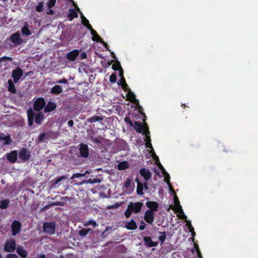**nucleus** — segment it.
<instances>
[{"label": "nucleus", "mask_w": 258, "mask_h": 258, "mask_svg": "<svg viewBox=\"0 0 258 258\" xmlns=\"http://www.w3.org/2000/svg\"><path fill=\"white\" fill-rule=\"evenodd\" d=\"M27 116L29 126H32L33 124L34 120L38 125H40L44 119V115L42 112L35 114L31 108L27 111Z\"/></svg>", "instance_id": "1"}, {"label": "nucleus", "mask_w": 258, "mask_h": 258, "mask_svg": "<svg viewBox=\"0 0 258 258\" xmlns=\"http://www.w3.org/2000/svg\"><path fill=\"white\" fill-rule=\"evenodd\" d=\"M143 204L141 202H130L124 214L126 218L131 217L132 213L138 214L141 212Z\"/></svg>", "instance_id": "2"}, {"label": "nucleus", "mask_w": 258, "mask_h": 258, "mask_svg": "<svg viewBox=\"0 0 258 258\" xmlns=\"http://www.w3.org/2000/svg\"><path fill=\"white\" fill-rule=\"evenodd\" d=\"M56 226V225L54 222H45L43 224V232L49 235H53L55 233Z\"/></svg>", "instance_id": "3"}, {"label": "nucleus", "mask_w": 258, "mask_h": 258, "mask_svg": "<svg viewBox=\"0 0 258 258\" xmlns=\"http://www.w3.org/2000/svg\"><path fill=\"white\" fill-rule=\"evenodd\" d=\"M46 103L44 99L42 97L38 98L33 103V109L36 111H39L45 106Z\"/></svg>", "instance_id": "4"}, {"label": "nucleus", "mask_w": 258, "mask_h": 258, "mask_svg": "<svg viewBox=\"0 0 258 258\" xmlns=\"http://www.w3.org/2000/svg\"><path fill=\"white\" fill-rule=\"evenodd\" d=\"M133 123L134 125L133 127H134L136 132L138 133H143L145 134V132L147 131V128L149 130L146 123L142 124L137 121H135Z\"/></svg>", "instance_id": "5"}, {"label": "nucleus", "mask_w": 258, "mask_h": 258, "mask_svg": "<svg viewBox=\"0 0 258 258\" xmlns=\"http://www.w3.org/2000/svg\"><path fill=\"white\" fill-rule=\"evenodd\" d=\"M31 157L30 152L25 148H23L19 153V158L23 161L29 160Z\"/></svg>", "instance_id": "6"}, {"label": "nucleus", "mask_w": 258, "mask_h": 258, "mask_svg": "<svg viewBox=\"0 0 258 258\" xmlns=\"http://www.w3.org/2000/svg\"><path fill=\"white\" fill-rule=\"evenodd\" d=\"M16 248V242L13 239L7 240L5 244L4 250L6 252H13Z\"/></svg>", "instance_id": "7"}, {"label": "nucleus", "mask_w": 258, "mask_h": 258, "mask_svg": "<svg viewBox=\"0 0 258 258\" xmlns=\"http://www.w3.org/2000/svg\"><path fill=\"white\" fill-rule=\"evenodd\" d=\"M79 153L80 156L83 158H87L89 155V150L88 145L84 143L79 145Z\"/></svg>", "instance_id": "8"}, {"label": "nucleus", "mask_w": 258, "mask_h": 258, "mask_svg": "<svg viewBox=\"0 0 258 258\" xmlns=\"http://www.w3.org/2000/svg\"><path fill=\"white\" fill-rule=\"evenodd\" d=\"M23 71L21 69L18 67L17 69L14 70L12 72V77L14 80V82L17 83L20 80L23 76Z\"/></svg>", "instance_id": "9"}, {"label": "nucleus", "mask_w": 258, "mask_h": 258, "mask_svg": "<svg viewBox=\"0 0 258 258\" xmlns=\"http://www.w3.org/2000/svg\"><path fill=\"white\" fill-rule=\"evenodd\" d=\"M144 219L147 223L152 225L154 221V212L147 210L145 212Z\"/></svg>", "instance_id": "10"}, {"label": "nucleus", "mask_w": 258, "mask_h": 258, "mask_svg": "<svg viewBox=\"0 0 258 258\" xmlns=\"http://www.w3.org/2000/svg\"><path fill=\"white\" fill-rule=\"evenodd\" d=\"M139 173L146 181H149L152 178V174L148 169L142 168L140 169Z\"/></svg>", "instance_id": "11"}, {"label": "nucleus", "mask_w": 258, "mask_h": 258, "mask_svg": "<svg viewBox=\"0 0 258 258\" xmlns=\"http://www.w3.org/2000/svg\"><path fill=\"white\" fill-rule=\"evenodd\" d=\"M21 223L20 221L15 220L12 224V234L13 236H15L21 230Z\"/></svg>", "instance_id": "12"}, {"label": "nucleus", "mask_w": 258, "mask_h": 258, "mask_svg": "<svg viewBox=\"0 0 258 258\" xmlns=\"http://www.w3.org/2000/svg\"><path fill=\"white\" fill-rule=\"evenodd\" d=\"M143 240L145 244L148 247H155L158 244V242L152 241L151 237L150 236H145L143 238Z\"/></svg>", "instance_id": "13"}, {"label": "nucleus", "mask_w": 258, "mask_h": 258, "mask_svg": "<svg viewBox=\"0 0 258 258\" xmlns=\"http://www.w3.org/2000/svg\"><path fill=\"white\" fill-rule=\"evenodd\" d=\"M11 40L16 45H20L22 43V39L20 37V34L19 32L13 34L11 36Z\"/></svg>", "instance_id": "14"}, {"label": "nucleus", "mask_w": 258, "mask_h": 258, "mask_svg": "<svg viewBox=\"0 0 258 258\" xmlns=\"http://www.w3.org/2000/svg\"><path fill=\"white\" fill-rule=\"evenodd\" d=\"M80 51V50L74 49L69 52L67 55V59L71 61L75 60L79 54Z\"/></svg>", "instance_id": "15"}, {"label": "nucleus", "mask_w": 258, "mask_h": 258, "mask_svg": "<svg viewBox=\"0 0 258 258\" xmlns=\"http://www.w3.org/2000/svg\"><path fill=\"white\" fill-rule=\"evenodd\" d=\"M147 207L149 208L148 210H151L153 212L158 211L159 204L155 201H148L146 204Z\"/></svg>", "instance_id": "16"}, {"label": "nucleus", "mask_w": 258, "mask_h": 258, "mask_svg": "<svg viewBox=\"0 0 258 258\" xmlns=\"http://www.w3.org/2000/svg\"><path fill=\"white\" fill-rule=\"evenodd\" d=\"M18 153L17 151H13L7 154V159L11 163H15L17 159Z\"/></svg>", "instance_id": "17"}, {"label": "nucleus", "mask_w": 258, "mask_h": 258, "mask_svg": "<svg viewBox=\"0 0 258 258\" xmlns=\"http://www.w3.org/2000/svg\"><path fill=\"white\" fill-rule=\"evenodd\" d=\"M56 108V104L55 102L49 101L45 106L44 111L45 113L52 111Z\"/></svg>", "instance_id": "18"}, {"label": "nucleus", "mask_w": 258, "mask_h": 258, "mask_svg": "<svg viewBox=\"0 0 258 258\" xmlns=\"http://www.w3.org/2000/svg\"><path fill=\"white\" fill-rule=\"evenodd\" d=\"M4 141V145H10L12 142V140L10 135L5 136L3 133H0V141Z\"/></svg>", "instance_id": "19"}, {"label": "nucleus", "mask_w": 258, "mask_h": 258, "mask_svg": "<svg viewBox=\"0 0 258 258\" xmlns=\"http://www.w3.org/2000/svg\"><path fill=\"white\" fill-rule=\"evenodd\" d=\"M16 251L17 253L22 258H27L28 253L23 246H19L17 247Z\"/></svg>", "instance_id": "20"}, {"label": "nucleus", "mask_w": 258, "mask_h": 258, "mask_svg": "<svg viewBox=\"0 0 258 258\" xmlns=\"http://www.w3.org/2000/svg\"><path fill=\"white\" fill-rule=\"evenodd\" d=\"M125 227L128 230H134L137 228V225L134 220L132 219L126 223Z\"/></svg>", "instance_id": "21"}, {"label": "nucleus", "mask_w": 258, "mask_h": 258, "mask_svg": "<svg viewBox=\"0 0 258 258\" xmlns=\"http://www.w3.org/2000/svg\"><path fill=\"white\" fill-rule=\"evenodd\" d=\"M62 92V87L58 85H55L50 90V93L54 95H58Z\"/></svg>", "instance_id": "22"}, {"label": "nucleus", "mask_w": 258, "mask_h": 258, "mask_svg": "<svg viewBox=\"0 0 258 258\" xmlns=\"http://www.w3.org/2000/svg\"><path fill=\"white\" fill-rule=\"evenodd\" d=\"M145 135H146L147 140H146V147L151 149L153 150V151L154 152L153 148L151 144V140L150 137V132L149 130L147 128V131H145Z\"/></svg>", "instance_id": "23"}, {"label": "nucleus", "mask_w": 258, "mask_h": 258, "mask_svg": "<svg viewBox=\"0 0 258 258\" xmlns=\"http://www.w3.org/2000/svg\"><path fill=\"white\" fill-rule=\"evenodd\" d=\"M21 32L23 35H26L27 36L31 35V33L29 29L28 24L26 22L24 24V26L22 27L21 29Z\"/></svg>", "instance_id": "24"}, {"label": "nucleus", "mask_w": 258, "mask_h": 258, "mask_svg": "<svg viewBox=\"0 0 258 258\" xmlns=\"http://www.w3.org/2000/svg\"><path fill=\"white\" fill-rule=\"evenodd\" d=\"M8 91L12 93H16V89L15 86V85L14 84L12 80L9 79L8 81Z\"/></svg>", "instance_id": "25"}, {"label": "nucleus", "mask_w": 258, "mask_h": 258, "mask_svg": "<svg viewBox=\"0 0 258 258\" xmlns=\"http://www.w3.org/2000/svg\"><path fill=\"white\" fill-rule=\"evenodd\" d=\"M68 17L70 21H72L74 18H78V14L75 9H70Z\"/></svg>", "instance_id": "26"}, {"label": "nucleus", "mask_w": 258, "mask_h": 258, "mask_svg": "<svg viewBox=\"0 0 258 258\" xmlns=\"http://www.w3.org/2000/svg\"><path fill=\"white\" fill-rule=\"evenodd\" d=\"M102 116H99L97 115H94L87 119V122L89 123H93L96 121H102L103 120Z\"/></svg>", "instance_id": "27"}, {"label": "nucleus", "mask_w": 258, "mask_h": 258, "mask_svg": "<svg viewBox=\"0 0 258 258\" xmlns=\"http://www.w3.org/2000/svg\"><path fill=\"white\" fill-rule=\"evenodd\" d=\"M67 178V176L63 175L59 177H57L55 179H54L53 180L51 181V182H52V186H55L60 181H61L62 180L66 179Z\"/></svg>", "instance_id": "28"}, {"label": "nucleus", "mask_w": 258, "mask_h": 258, "mask_svg": "<svg viewBox=\"0 0 258 258\" xmlns=\"http://www.w3.org/2000/svg\"><path fill=\"white\" fill-rule=\"evenodd\" d=\"M164 175V179H165V181L167 183V184L170 186V189H172V192H173V194H175V191L174 190L173 187L170 185V175L169 174L165 171V172H164V173H163Z\"/></svg>", "instance_id": "29"}, {"label": "nucleus", "mask_w": 258, "mask_h": 258, "mask_svg": "<svg viewBox=\"0 0 258 258\" xmlns=\"http://www.w3.org/2000/svg\"><path fill=\"white\" fill-rule=\"evenodd\" d=\"M10 201L8 199H5L0 201V209H7L8 207Z\"/></svg>", "instance_id": "30"}, {"label": "nucleus", "mask_w": 258, "mask_h": 258, "mask_svg": "<svg viewBox=\"0 0 258 258\" xmlns=\"http://www.w3.org/2000/svg\"><path fill=\"white\" fill-rule=\"evenodd\" d=\"M117 167L118 170H122L128 168V163L126 161H122L121 162L119 163L117 165Z\"/></svg>", "instance_id": "31"}, {"label": "nucleus", "mask_w": 258, "mask_h": 258, "mask_svg": "<svg viewBox=\"0 0 258 258\" xmlns=\"http://www.w3.org/2000/svg\"><path fill=\"white\" fill-rule=\"evenodd\" d=\"M127 97L128 98L129 100L132 103H136L137 101H138V100L136 98V95L133 92H132L131 91H128Z\"/></svg>", "instance_id": "32"}, {"label": "nucleus", "mask_w": 258, "mask_h": 258, "mask_svg": "<svg viewBox=\"0 0 258 258\" xmlns=\"http://www.w3.org/2000/svg\"><path fill=\"white\" fill-rule=\"evenodd\" d=\"M91 228L86 229L83 228L79 231V235L81 236H86L89 231H91Z\"/></svg>", "instance_id": "33"}, {"label": "nucleus", "mask_w": 258, "mask_h": 258, "mask_svg": "<svg viewBox=\"0 0 258 258\" xmlns=\"http://www.w3.org/2000/svg\"><path fill=\"white\" fill-rule=\"evenodd\" d=\"M101 182V179L99 178H89L85 181L86 183H88L90 184L100 183Z\"/></svg>", "instance_id": "34"}, {"label": "nucleus", "mask_w": 258, "mask_h": 258, "mask_svg": "<svg viewBox=\"0 0 258 258\" xmlns=\"http://www.w3.org/2000/svg\"><path fill=\"white\" fill-rule=\"evenodd\" d=\"M143 185H142V183H138V185H137V193L138 195L142 196L144 195L143 192Z\"/></svg>", "instance_id": "35"}, {"label": "nucleus", "mask_w": 258, "mask_h": 258, "mask_svg": "<svg viewBox=\"0 0 258 258\" xmlns=\"http://www.w3.org/2000/svg\"><path fill=\"white\" fill-rule=\"evenodd\" d=\"M64 203L62 202H56L51 204V205L45 206L43 208L44 211L47 210L51 206H63Z\"/></svg>", "instance_id": "36"}, {"label": "nucleus", "mask_w": 258, "mask_h": 258, "mask_svg": "<svg viewBox=\"0 0 258 258\" xmlns=\"http://www.w3.org/2000/svg\"><path fill=\"white\" fill-rule=\"evenodd\" d=\"M120 68H121L120 63L117 60L115 62L112 64V69L115 71L120 70Z\"/></svg>", "instance_id": "37"}, {"label": "nucleus", "mask_w": 258, "mask_h": 258, "mask_svg": "<svg viewBox=\"0 0 258 258\" xmlns=\"http://www.w3.org/2000/svg\"><path fill=\"white\" fill-rule=\"evenodd\" d=\"M159 233L162 235L159 237V240L160 241L161 244H162L164 242L166 237L165 232H159Z\"/></svg>", "instance_id": "38"}, {"label": "nucleus", "mask_w": 258, "mask_h": 258, "mask_svg": "<svg viewBox=\"0 0 258 258\" xmlns=\"http://www.w3.org/2000/svg\"><path fill=\"white\" fill-rule=\"evenodd\" d=\"M86 173H89L88 171H86L84 173H76L73 174L71 177V179H74L76 178H79L80 177L84 176Z\"/></svg>", "instance_id": "39"}, {"label": "nucleus", "mask_w": 258, "mask_h": 258, "mask_svg": "<svg viewBox=\"0 0 258 258\" xmlns=\"http://www.w3.org/2000/svg\"><path fill=\"white\" fill-rule=\"evenodd\" d=\"M174 201L175 206L177 207V209L178 210H182L181 207L180 205V203H179V200L176 196H174Z\"/></svg>", "instance_id": "40"}, {"label": "nucleus", "mask_w": 258, "mask_h": 258, "mask_svg": "<svg viewBox=\"0 0 258 258\" xmlns=\"http://www.w3.org/2000/svg\"><path fill=\"white\" fill-rule=\"evenodd\" d=\"M56 0H48L47 2V6L48 9L52 8L55 5Z\"/></svg>", "instance_id": "41"}, {"label": "nucleus", "mask_w": 258, "mask_h": 258, "mask_svg": "<svg viewBox=\"0 0 258 258\" xmlns=\"http://www.w3.org/2000/svg\"><path fill=\"white\" fill-rule=\"evenodd\" d=\"M43 10V2H41L38 4L36 7V11L38 12H41Z\"/></svg>", "instance_id": "42"}, {"label": "nucleus", "mask_w": 258, "mask_h": 258, "mask_svg": "<svg viewBox=\"0 0 258 258\" xmlns=\"http://www.w3.org/2000/svg\"><path fill=\"white\" fill-rule=\"evenodd\" d=\"M92 39L93 41L97 42H100L103 40L97 33L96 35L92 36Z\"/></svg>", "instance_id": "43"}, {"label": "nucleus", "mask_w": 258, "mask_h": 258, "mask_svg": "<svg viewBox=\"0 0 258 258\" xmlns=\"http://www.w3.org/2000/svg\"><path fill=\"white\" fill-rule=\"evenodd\" d=\"M84 225L85 226H87L88 225H92L94 226V227H95L97 225V223H96V221H95L94 220H89V221L86 222V223H84Z\"/></svg>", "instance_id": "44"}, {"label": "nucleus", "mask_w": 258, "mask_h": 258, "mask_svg": "<svg viewBox=\"0 0 258 258\" xmlns=\"http://www.w3.org/2000/svg\"><path fill=\"white\" fill-rule=\"evenodd\" d=\"M109 81L111 83H114L116 81V76L115 73L112 74L109 77Z\"/></svg>", "instance_id": "45"}, {"label": "nucleus", "mask_w": 258, "mask_h": 258, "mask_svg": "<svg viewBox=\"0 0 258 258\" xmlns=\"http://www.w3.org/2000/svg\"><path fill=\"white\" fill-rule=\"evenodd\" d=\"M90 140L94 143H96L97 144H99L101 143V142L100 139L98 138H94L93 137L91 136L90 137Z\"/></svg>", "instance_id": "46"}, {"label": "nucleus", "mask_w": 258, "mask_h": 258, "mask_svg": "<svg viewBox=\"0 0 258 258\" xmlns=\"http://www.w3.org/2000/svg\"><path fill=\"white\" fill-rule=\"evenodd\" d=\"M82 23L87 28L88 27H89V25H91L88 20H87L85 17H84L83 19Z\"/></svg>", "instance_id": "47"}, {"label": "nucleus", "mask_w": 258, "mask_h": 258, "mask_svg": "<svg viewBox=\"0 0 258 258\" xmlns=\"http://www.w3.org/2000/svg\"><path fill=\"white\" fill-rule=\"evenodd\" d=\"M139 112L142 115H143L144 116V119H143V120L144 121H145L146 120V118L147 117L145 114L143 112V107L140 106V105H139Z\"/></svg>", "instance_id": "48"}, {"label": "nucleus", "mask_w": 258, "mask_h": 258, "mask_svg": "<svg viewBox=\"0 0 258 258\" xmlns=\"http://www.w3.org/2000/svg\"><path fill=\"white\" fill-rule=\"evenodd\" d=\"M131 184V180L129 178H127L125 182L123 183L124 187H128Z\"/></svg>", "instance_id": "49"}, {"label": "nucleus", "mask_w": 258, "mask_h": 258, "mask_svg": "<svg viewBox=\"0 0 258 258\" xmlns=\"http://www.w3.org/2000/svg\"><path fill=\"white\" fill-rule=\"evenodd\" d=\"M124 121L125 122L128 123L130 125H131V126H133L134 122L131 121V118L129 117H127V116L125 117L124 118Z\"/></svg>", "instance_id": "50"}, {"label": "nucleus", "mask_w": 258, "mask_h": 258, "mask_svg": "<svg viewBox=\"0 0 258 258\" xmlns=\"http://www.w3.org/2000/svg\"><path fill=\"white\" fill-rule=\"evenodd\" d=\"M88 29L90 31V33L93 36L96 35L97 33V32L93 29L91 25H89V27H88Z\"/></svg>", "instance_id": "51"}, {"label": "nucleus", "mask_w": 258, "mask_h": 258, "mask_svg": "<svg viewBox=\"0 0 258 258\" xmlns=\"http://www.w3.org/2000/svg\"><path fill=\"white\" fill-rule=\"evenodd\" d=\"M45 136L46 134L45 133H42L39 135L38 137L39 142H42L43 141L44 138L45 137Z\"/></svg>", "instance_id": "52"}, {"label": "nucleus", "mask_w": 258, "mask_h": 258, "mask_svg": "<svg viewBox=\"0 0 258 258\" xmlns=\"http://www.w3.org/2000/svg\"><path fill=\"white\" fill-rule=\"evenodd\" d=\"M141 225L139 226V229L140 230H143L145 229L146 224L143 220L141 221Z\"/></svg>", "instance_id": "53"}, {"label": "nucleus", "mask_w": 258, "mask_h": 258, "mask_svg": "<svg viewBox=\"0 0 258 258\" xmlns=\"http://www.w3.org/2000/svg\"><path fill=\"white\" fill-rule=\"evenodd\" d=\"M57 83H58V84H68V80L66 79L63 78L62 79L58 80L57 82Z\"/></svg>", "instance_id": "54"}, {"label": "nucleus", "mask_w": 258, "mask_h": 258, "mask_svg": "<svg viewBox=\"0 0 258 258\" xmlns=\"http://www.w3.org/2000/svg\"><path fill=\"white\" fill-rule=\"evenodd\" d=\"M6 258H18V256L15 254L9 253L7 254Z\"/></svg>", "instance_id": "55"}, {"label": "nucleus", "mask_w": 258, "mask_h": 258, "mask_svg": "<svg viewBox=\"0 0 258 258\" xmlns=\"http://www.w3.org/2000/svg\"><path fill=\"white\" fill-rule=\"evenodd\" d=\"M196 246V250H197V253H198V255L199 256V258H202V253L199 249V248L198 247V245L197 246Z\"/></svg>", "instance_id": "56"}, {"label": "nucleus", "mask_w": 258, "mask_h": 258, "mask_svg": "<svg viewBox=\"0 0 258 258\" xmlns=\"http://www.w3.org/2000/svg\"><path fill=\"white\" fill-rule=\"evenodd\" d=\"M120 83L118 84L119 85H121V84H124L125 86H127V84L126 83L125 78L124 77L120 78Z\"/></svg>", "instance_id": "57"}, {"label": "nucleus", "mask_w": 258, "mask_h": 258, "mask_svg": "<svg viewBox=\"0 0 258 258\" xmlns=\"http://www.w3.org/2000/svg\"><path fill=\"white\" fill-rule=\"evenodd\" d=\"M101 43H102L103 44V45L109 51H110V50L109 49V46L107 44V43L106 42H105V41H104L103 40L102 41H101V42H100Z\"/></svg>", "instance_id": "58"}, {"label": "nucleus", "mask_w": 258, "mask_h": 258, "mask_svg": "<svg viewBox=\"0 0 258 258\" xmlns=\"http://www.w3.org/2000/svg\"><path fill=\"white\" fill-rule=\"evenodd\" d=\"M80 58L81 59H84L87 58V54L86 52H82L80 54Z\"/></svg>", "instance_id": "59"}, {"label": "nucleus", "mask_w": 258, "mask_h": 258, "mask_svg": "<svg viewBox=\"0 0 258 258\" xmlns=\"http://www.w3.org/2000/svg\"><path fill=\"white\" fill-rule=\"evenodd\" d=\"M142 185H143L144 188H145L146 190L148 189V184L147 181H145L144 183H142Z\"/></svg>", "instance_id": "60"}, {"label": "nucleus", "mask_w": 258, "mask_h": 258, "mask_svg": "<svg viewBox=\"0 0 258 258\" xmlns=\"http://www.w3.org/2000/svg\"><path fill=\"white\" fill-rule=\"evenodd\" d=\"M121 203H116L114 204V206H112L111 208H117L121 206Z\"/></svg>", "instance_id": "61"}, {"label": "nucleus", "mask_w": 258, "mask_h": 258, "mask_svg": "<svg viewBox=\"0 0 258 258\" xmlns=\"http://www.w3.org/2000/svg\"><path fill=\"white\" fill-rule=\"evenodd\" d=\"M158 166L159 167V168L161 170L162 173H164V172H165V169H164V168L163 167V166L161 165V163H159L158 164Z\"/></svg>", "instance_id": "62"}, {"label": "nucleus", "mask_w": 258, "mask_h": 258, "mask_svg": "<svg viewBox=\"0 0 258 258\" xmlns=\"http://www.w3.org/2000/svg\"><path fill=\"white\" fill-rule=\"evenodd\" d=\"M68 125L70 127H72L74 125V121L73 120H70L68 122Z\"/></svg>", "instance_id": "63"}, {"label": "nucleus", "mask_w": 258, "mask_h": 258, "mask_svg": "<svg viewBox=\"0 0 258 258\" xmlns=\"http://www.w3.org/2000/svg\"><path fill=\"white\" fill-rule=\"evenodd\" d=\"M119 75L120 78L124 77H123V71L122 68H120V70H119Z\"/></svg>", "instance_id": "64"}]
</instances>
